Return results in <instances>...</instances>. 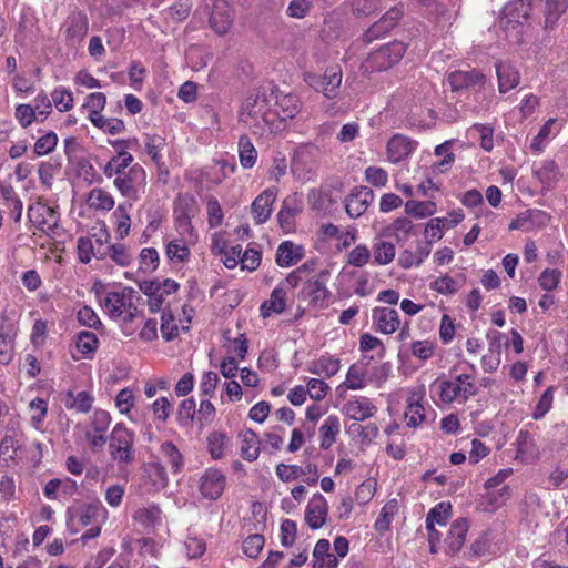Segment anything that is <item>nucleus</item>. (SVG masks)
<instances>
[{
    "label": "nucleus",
    "mask_w": 568,
    "mask_h": 568,
    "mask_svg": "<svg viewBox=\"0 0 568 568\" xmlns=\"http://www.w3.org/2000/svg\"><path fill=\"white\" fill-rule=\"evenodd\" d=\"M535 174L544 185L550 187L557 179V165L551 160L544 161L535 169Z\"/></svg>",
    "instance_id": "obj_48"
},
{
    "label": "nucleus",
    "mask_w": 568,
    "mask_h": 568,
    "mask_svg": "<svg viewBox=\"0 0 568 568\" xmlns=\"http://www.w3.org/2000/svg\"><path fill=\"white\" fill-rule=\"evenodd\" d=\"M555 387L549 386L540 396L535 410L532 413L534 419L544 417L552 406Z\"/></svg>",
    "instance_id": "obj_62"
},
{
    "label": "nucleus",
    "mask_w": 568,
    "mask_h": 568,
    "mask_svg": "<svg viewBox=\"0 0 568 568\" xmlns=\"http://www.w3.org/2000/svg\"><path fill=\"white\" fill-rule=\"evenodd\" d=\"M133 155L124 150H119L116 155L112 156L104 165L103 173L106 178H119L125 173L128 168L132 166Z\"/></svg>",
    "instance_id": "obj_27"
},
{
    "label": "nucleus",
    "mask_w": 568,
    "mask_h": 568,
    "mask_svg": "<svg viewBox=\"0 0 568 568\" xmlns=\"http://www.w3.org/2000/svg\"><path fill=\"white\" fill-rule=\"evenodd\" d=\"M413 222L407 217H397L386 230L393 231V235L397 243H403L407 240L408 235L413 232Z\"/></svg>",
    "instance_id": "obj_47"
},
{
    "label": "nucleus",
    "mask_w": 568,
    "mask_h": 568,
    "mask_svg": "<svg viewBox=\"0 0 568 568\" xmlns=\"http://www.w3.org/2000/svg\"><path fill=\"white\" fill-rule=\"evenodd\" d=\"M90 121L94 126L109 134H119L125 130L124 122L116 118L108 119L99 114L90 119Z\"/></svg>",
    "instance_id": "obj_42"
},
{
    "label": "nucleus",
    "mask_w": 568,
    "mask_h": 568,
    "mask_svg": "<svg viewBox=\"0 0 568 568\" xmlns=\"http://www.w3.org/2000/svg\"><path fill=\"white\" fill-rule=\"evenodd\" d=\"M275 106L276 109L273 111L275 118L277 116L281 121H286L296 116L301 111L302 104L295 94H278L275 97Z\"/></svg>",
    "instance_id": "obj_19"
},
{
    "label": "nucleus",
    "mask_w": 568,
    "mask_h": 568,
    "mask_svg": "<svg viewBox=\"0 0 568 568\" xmlns=\"http://www.w3.org/2000/svg\"><path fill=\"white\" fill-rule=\"evenodd\" d=\"M240 163L245 169H251L257 159V151L247 135H241L239 139Z\"/></svg>",
    "instance_id": "obj_36"
},
{
    "label": "nucleus",
    "mask_w": 568,
    "mask_h": 568,
    "mask_svg": "<svg viewBox=\"0 0 568 568\" xmlns=\"http://www.w3.org/2000/svg\"><path fill=\"white\" fill-rule=\"evenodd\" d=\"M58 143V135L54 132H48L40 136L34 143V153L38 156L52 152Z\"/></svg>",
    "instance_id": "obj_63"
},
{
    "label": "nucleus",
    "mask_w": 568,
    "mask_h": 568,
    "mask_svg": "<svg viewBox=\"0 0 568 568\" xmlns=\"http://www.w3.org/2000/svg\"><path fill=\"white\" fill-rule=\"evenodd\" d=\"M405 212L416 219H424L436 212V204L432 201H407L405 203Z\"/></svg>",
    "instance_id": "obj_39"
},
{
    "label": "nucleus",
    "mask_w": 568,
    "mask_h": 568,
    "mask_svg": "<svg viewBox=\"0 0 568 568\" xmlns=\"http://www.w3.org/2000/svg\"><path fill=\"white\" fill-rule=\"evenodd\" d=\"M195 407L196 404L193 397L185 398L180 403L176 419L181 426L189 427L192 425L196 414Z\"/></svg>",
    "instance_id": "obj_44"
},
{
    "label": "nucleus",
    "mask_w": 568,
    "mask_h": 568,
    "mask_svg": "<svg viewBox=\"0 0 568 568\" xmlns=\"http://www.w3.org/2000/svg\"><path fill=\"white\" fill-rule=\"evenodd\" d=\"M271 101L265 89L254 90L243 102L240 120L250 125L254 133H273L275 113L271 109Z\"/></svg>",
    "instance_id": "obj_1"
},
{
    "label": "nucleus",
    "mask_w": 568,
    "mask_h": 568,
    "mask_svg": "<svg viewBox=\"0 0 568 568\" xmlns=\"http://www.w3.org/2000/svg\"><path fill=\"white\" fill-rule=\"evenodd\" d=\"M374 200V192L367 186H355L345 199V210L349 217L362 216Z\"/></svg>",
    "instance_id": "obj_9"
},
{
    "label": "nucleus",
    "mask_w": 568,
    "mask_h": 568,
    "mask_svg": "<svg viewBox=\"0 0 568 568\" xmlns=\"http://www.w3.org/2000/svg\"><path fill=\"white\" fill-rule=\"evenodd\" d=\"M99 344V339L94 333L82 331L78 334L77 348L82 355L93 353Z\"/></svg>",
    "instance_id": "obj_55"
},
{
    "label": "nucleus",
    "mask_w": 568,
    "mask_h": 568,
    "mask_svg": "<svg viewBox=\"0 0 568 568\" xmlns=\"http://www.w3.org/2000/svg\"><path fill=\"white\" fill-rule=\"evenodd\" d=\"M540 10L544 16V28L552 29L559 18L568 8V0H540Z\"/></svg>",
    "instance_id": "obj_23"
},
{
    "label": "nucleus",
    "mask_w": 568,
    "mask_h": 568,
    "mask_svg": "<svg viewBox=\"0 0 568 568\" xmlns=\"http://www.w3.org/2000/svg\"><path fill=\"white\" fill-rule=\"evenodd\" d=\"M226 478L216 468H207L200 478L199 489L201 495L210 500H216L225 489Z\"/></svg>",
    "instance_id": "obj_8"
},
{
    "label": "nucleus",
    "mask_w": 568,
    "mask_h": 568,
    "mask_svg": "<svg viewBox=\"0 0 568 568\" xmlns=\"http://www.w3.org/2000/svg\"><path fill=\"white\" fill-rule=\"evenodd\" d=\"M276 196V189H266L253 201L251 209L256 224H263L270 219Z\"/></svg>",
    "instance_id": "obj_16"
},
{
    "label": "nucleus",
    "mask_w": 568,
    "mask_h": 568,
    "mask_svg": "<svg viewBox=\"0 0 568 568\" xmlns=\"http://www.w3.org/2000/svg\"><path fill=\"white\" fill-rule=\"evenodd\" d=\"M496 73L498 78V89L500 93H506L517 87L519 83V72L509 62L496 63Z\"/></svg>",
    "instance_id": "obj_24"
},
{
    "label": "nucleus",
    "mask_w": 568,
    "mask_h": 568,
    "mask_svg": "<svg viewBox=\"0 0 568 568\" xmlns=\"http://www.w3.org/2000/svg\"><path fill=\"white\" fill-rule=\"evenodd\" d=\"M339 418L335 415H329L324 424L320 427L321 448L328 449L336 442V436L339 433Z\"/></svg>",
    "instance_id": "obj_29"
},
{
    "label": "nucleus",
    "mask_w": 568,
    "mask_h": 568,
    "mask_svg": "<svg viewBox=\"0 0 568 568\" xmlns=\"http://www.w3.org/2000/svg\"><path fill=\"white\" fill-rule=\"evenodd\" d=\"M325 97L334 99L338 95L342 83V69L338 65L328 67L324 73Z\"/></svg>",
    "instance_id": "obj_35"
},
{
    "label": "nucleus",
    "mask_w": 568,
    "mask_h": 568,
    "mask_svg": "<svg viewBox=\"0 0 568 568\" xmlns=\"http://www.w3.org/2000/svg\"><path fill=\"white\" fill-rule=\"evenodd\" d=\"M196 212V201L187 194H180L174 201V217L192 216Z\"/></svg>",
    "instance_id": "obj_46"
},
{
    "label": "nucleus",
    "mask_w": 568,
    "mask_h": 568,
    "mask_svg": "<svg viewBox=\"0 0 568 568\" xmlns=\"http://www.w3.org/2000/svg\"><path fill=\"white\" fill-rule=\"evenodd\" d=\"M450 516H452L450 503L442 501L428 511V514L426 516V524H428V526H432L435 524H437L439 526H445Z\"/></svg>",
    "instance_id": "obj_38"
},
{
    "label": "nucleus",
    "mask_w": 568,
    "mask_h": 568,
    "mask_svg": "<svg viewBox=\"0 0 568 568\" xmlns=\"http://www.w3.org/2000/svg\"><path fill=\"white\" fill-rule=\"evenodd\" d=\"M303 210V203L301 197L294 193L282 203V207L277 213V221L281 229L285 232H291L295 227V216Z\"/></svg>",
    "instance_id": "obj_12"
},
{
    "label": "nucleus",
    "mask_w": 568,
    "mask_h": 568,
    "mask_svg": "<svg viewBox=\"0 0 568 568\" xmlns=\"http://www.w3.org/2000/svg\"><path fill=\"white\" fill-rule=\"evenodd\" d=\"M371 258V251L365 244L356 245L348 254L347 263L354 267H363Z\"/></svg>",
    "instance_id": "obj_64"
},
{
    "label": "nucleus",
    "mask_w": 568,
    "mask_h": 568,
    "mask_svg": "<svg viewBox=\"0 0 568 568\" xmlns=\"http://www.w3.org/2000/svg\"><path fill=\"white\" fill-rule=\"evenodd\" d=\"M351 11L356 18H366L381 9V0H349Z\"/></svg>",
    "instance_id": "obj_43"
},
{
    "label": "nucleus",
    "mask_w": 568,
    "mask_h": 568,
    "mask_svg": "<svg viewBox=\"0 0 568 568\" xmlns=\"http://www.w3.org/2000/svg\"><path fill=\"white\" fill-rule=\"evenodd\" d=\"M0 497L6 503L19 499L16 479L12 476L6 474L0 477Z\"/></svg>",
    "instance_id": "obj_52"
},
{
    "label": "nucleus",
    "mask_w": 568,
    "mask_h": 568,
    "mask_svg": "<svg viewBox=\"0 0 568 568\" xmlns=\"http://www.w3.org/2000/svg\"><path fill=\"white\" fill-rule=\"evenodd\" d=\"M339 359L331 356H322L311 364L308 372L314 375L331 377L339 371Z\"/></svg>",
    "instance_id": "obj_33"
},
{
    "label": "nucleus",
    "mask_w": 568,
    "mask_h": 568,
    "mask_svg": "<svg viewBox=\"0 0 568 568\" xmlns=\"http://www.w3.org/2000/svg\"><path fill=\"white\" fill-rule=\"evenodd\" d=\"M109 234L104 231L101 236L97 237V242H99V247H95L93 240L90 237H80L78 240V254L79 260L87 264L91 261V257L94 256L97 258H103L106 255V250H104V242H106Z\"/></svg>",
    "instance_id": "obj_17"
},
{
    "label": "nucleus",
    "mask_w": 568,
    "mask_h": 568,
    "mask_svg": "<svg viewBox=\"0 0 568 568\" xmlns=\"http://www.w3.org/2000/svg\"><path fill=\"white\" fill-rule=\"evenodd\" d=\"M304 257V247L291 241L282 242L276 251V263L281 267H290Z\"/></svg>",
    "instance_id": "obj_21"
},
{
    "label": "nucleus",
    "mask_w": 568,
    "mask_h": 568,
    "mask_svg": "<svg viewBox=\"0 0 568 568\" xmlns=\"http://www.w3.org/2000/svg\"><path fill=\"white\" fill-rule=\"evenodd\" d=\"M0 193L2 199L6 201V205L10 211L12 220L18 223L21 221L23 204L20 197L17 195L14 189L10 184H1Z\"/></svg>",
    "instance_id": "obj_30"
},
{
    "label": "nucleus",
    "mask_w": 568,
    "mask_h": 568,
    "mask_svg": "<svg viewBox=\"0 0 568 568\" xmlns=\"http://www.w3.org/2000/svg\"><path fill=\"white\" fill-rule=\"evenodd\" d=\"M233 24V11L225 0H217L213 4L210 17L211 28L219 34L224 36Z\"/></svg>",
    "instance_id": "obj_11"
},
{
    "label": "nucleus",
    "mask_w": 568,
    "mask_h": 568,
    "mask_svg": "<svg viewBox=\"0 0 568 568\" xmlns=\"http://www.w3.org/2000/svg\"><path fill=\"white\" fill-rule=\"evenodd\" d=\"M344 410L349 418L363 422L373 417L377 412V407L368 398L363 397L348 400L344 406Z\"/></svg>",
    "instance_id": "obj_20"
},
{
    "label": "nucleus",
    "mask_w": 568,
    "mask_h": 568,
    "mask_svg": "<svg viewBox=\"0 0 568 568\" xmlns=\"http://www.w3.org/2000/svg\"><path fill=\"white\" fill-rule=\"evenodd\" d=\"M416 145L417 143L412 141L409 138L402 134H395L387 143L388 159L393 163H398L407 158L415 150Z\"/></svg>",
    "instance_id": "obj_18"
},
{
    "label": "nucleus",
    "mask_w": 568,
    "mask_h": 568,
    "mask_svg": "<svg viewBox=\"0 0 568 568\" xmlns=\"http://www.w3.org/2000/svg\"><path fill=\"white\" fill-rule=\"evenodd\" d=\"M348 432L351 434H356L362 443H371L378 435V427L374 423H369L367 425H361L358 423H353Z\"/></svg>",
    "instance_id": "obj_57"
},
{
    "label": "nucleus",
    "mask_w": 568,
    "mask_h": 568,
    "mask_svg": "<svg viewBox=\"0 0 568 568\" xmlns=\"http://www.w3.org/2000/svg\"><path fill=\"white\" fill-rule=\"evenodd\" d=\"M398 511V501L396 499L388 500L382 508L379 516L375 521V529L384 535L389 530L390 524Z\"/></svg>",
    "instance_id": "obj_32"
},
{
    "label": "nucleus",
    "mask_w": 568,
    "mask_h": 568,
    "mask_svg": "<svg viewBox=\"0 0 568 568\" xmlns=\"http://www.w3.org/2000/svg\"><path fill=\"white\" fill-rule=\"evenodd\" d=\"M159 266V254L153 247H145L140 253V267L139 270L144 273H151Z\"/></svg>",
    "instance_id": "obj_54"
},
{
    "label": "nucleus",
    "mask_w": 568,
    "mask_h": 568,
    "mask_svg": "<svg viewBox=\"0 0 568 568\" xmlns=\"http://www.w3.org/2000/svg\"><path fill=\"white\" fill-rule=\"evenodd\" d=\"M44 214H53V210L41 203L31 204L28 207V219L38 227L42 229L47 224Z\"/></svg>",
    "instance_id": "obj_58"
},
{
    "label": "nucleus",
    "mask_w": 568,
    "mask_h": 568,
    "mask_svg": "<svg viewBox=\"0 0 568 568\" xmlns=\"http://www.w3.org/2000/svg\"><path fill=\"white\" fill-rule=\"evenodd\" d=\"M113 184L124 197L138 201L145 190L146 173L144 169L136 163L130 166L125 173L115 178Z\"/></svg>",
    "instance_id": "obj_4"
},
{
    "label": "nucleus",
    "mask_w": 568,
    "mask_h": 568,
    "mask_svg": "<svg viewBox=\"0 0 568 568\" xmlns=\"http://www.w3.org/2000/svg\"><path fill=\"white\" fill-rule=\"evenodd\" d=\"M52 101L60 112H67L73 106L72 93L63 88H55L51 93Z\"/></svg>",
    "instance_id": "obj_60"
},
{
    "label": "nucleus",
    "mask_w": 568,
    "mask_h": 568,
    "mask_svg": "<svg viewBox=\"0 0 568 568\" xmlns=\"http://www.w3.org/2000/svg\"><path fill=\"white\" fill-rule=\"evenodd\" d=\"M396 248L390 242L379 241L373 245L374 263L377 265H387L395 257Z\"/></svg>",
    "instance_id": "obj_37"
},
{
    "label": "nucleus",
    "mask_w": 568,
    "mask_h": 568,
    "mask_svg": "<svg viewBox=\"0 0 568 568\" xmlns=\"http://www.w3.org/2000/svg\"><path fill=\"white\" fill-rule=\"evenodd\" d=\"M95 294L103 304L109 316L118 318L122 316L126 310H130L131 302L133 301L136 292L131 287H124L120 292H108L105 297L101 300V292L98 288V283L94 284Z\"/></svg>",
    "instance_id": "obj_6"
},
{
    "label": "nucleus",
    "mask_w": 568,
    "mask_h": 568,
    "mask_svg": "<svg viewBox=\"0 0 568 568\" xmlns=\"http://www.w3.org/2000/svg\"><path fill=\"white\" fill-rule=\"evenodd\" d=\"M331 271L321 270L316 275L307 278L301 290V296L307 300L310 305L326 307L331 297V292L326 284L329 281Z\"/></svg>",
    "instance_id": "obj_5"
},
{
    "label": "nucleus",
    "mask_w": 568,
    "mask_h": 568,
    "mask_svg": "<svg viewBox=\"0 0 568 568\" xmlns=\"http://www.w3.org/2000/svg\"><path fill=\"white\" fill-rule=\"evenodd\" d=\"M313 568H336L337 557L331 552V544L327 539H320L313 550Z\"/></svg>",
    "instance_id": "obj_26"
},
{
    "label": "nucleus",
    "mask_w": 568,
    "mask_h": 568,
    "mask_svg": "<svg viewBox=\"0 0 568 568\" xmlns=\"http://www.w3.org/2000/svg\"><path fill=\"white\" fill-rule=\"evenodd\" d=\"M104 511V508L100 505H84L79 509L78 521L81 526L92 525L97 523Z\"/></svg>",
    "instance_id": "obj_49"
},
{
    "label": "nucleus",
    "mask_w": 568,
    "mask_h": 568,
    "mask_svg": "<svg viewBox=\"0 0 568 568\" xmlns=\"http://www.w3.org/2000/svg\"><path fill=\"white\" fill-rule=\"evenodd\" d=\"M135 434L123 423H118L109 437L110 457L120 468L131 465L135 460Z\"/></svg>",
    "instance_id": "obj_2"
},
{
    "label": "nucleus",
    "mask_w": 568,
    "mask_h": 568,
    "mask_svg": "<svg viewBox=\"0 0 568 568\" xmlns=\"http://www.w3.org/2000/svg\"><path fill=\"white\" fill-rule=\"evenodd\" d=\"M161 454L171 465L174 473H180L183 468V456L179 448L172 442H165L161 445Z\"/></svg>",
    "instance_id": "obj_40"
},
{
    "label": "nucleus",
    "mask_w": 568,
    "mask_h": 568,
    "mask_svg": "<svg viewBox=\"0 0 568 568\" xmlns=\"http://www.w3.org/2000/svg\"><path fill=\"white\" fill-rule=\"evenodd\" d=\"M104 250H106V254H110L112 261L120 266H128L132 261V256L124 244L104 245Z\"/></svg>",
    "instance_id": "obj_56"
},
{
    "label": "nucleus",
    "mask_w": 568,
    "mask_h": 568,
    "mask_svg": "<svg viewBox=\"0 0 568 568\" xmlns=\"http://www.w3.org/2000/svg\"><path fill=\"white\" fill-rule=\"evenodd\" d=\"M264 536L261 534L250 535L244 539L242 548L243 552L250 558H256L263 549Z\"/></svg>",
    "instance_id": "obj_59"
},
{
    "label": "nucleus",
    "mask_w": 568,
    "mask_h": 568,
    "mask_svg": "<svg viewBox=\"0 0 568 568\" xmlns=\"http://www.w3.org/2000/svg\"><path fill=\"white\" fill-rule=\"evenodd\" d=\"M469 529V523L466 518H458L452 523L448 534L445 538L446 552L457 554L465 544L466 535Z\"/></svg>",
    "instance_id": "obj_15"
},
{
    "label": "nucleus",
    "mask_w": 568,
    "mask_h": 568,
    "mask_svg": "<svg viewBox=\"0 0 568 568\" xmlns=\"http://www.w3.org/2000/svg\"><path fill=\"white\" fill-rule=\"evenodd\" d=\"M470 133L478 135V138L480 140V146L485 151L490 152L493 150V148H494V140H493L494 129H493V126H490L488 124L475 123L470 128Z\"/></svg>",
    "instance_id": "obj_51"
},
{
    "label": "nucleus",
    "mask_w": 568,
    "mask_h": 568,
    "mask_svg": "<svg viewBox=\"0 0 568 568\" xmlns=\"http://www.w3.org/2000/svg\"><path fill=\"white\" fill-rule=\"evenodd\" d=\"M406 51V45L400 41H393L372 52L364 62L366 71L382 72L398 63Z\"/></svg>",
    "instance_id": "obj_3"
},
{
    "label": "nucleus",
    "mask_w": 568,
    "mask_h": 568,
    "mask_svg": "<svg viewBox=\"0 0 568 568\" xmlns=\"http://www.w3.org/2000/svg\"><path fill=\"white\" fill-rule=\"evenodd\" d=\"M88 201L91 207L98 210L110 211L114 206L112 195L102 189H93L89 194Z\"/></svg>",
    "instance_id": "obj_45"
},
{
    "label": "nucleus",
    "mask_w": 568,
    "mask_h": 568,
    "mask_svg": "<svg viewBox=\"0 0 568 568\" xmlns=\"http://www.w3.org/2000/svg\"><path fill=\"white\" fill-rule=\"evenodd\" d=\"M93 397L85 390L74 395L72 392L65 394L64 405L69 409H75L78 413H88L92 408Z\"/></svg>",
    "instance_id": "obj_34"
},
{
    "label": "nucleus",
    "mask_w": 568,
    "mask_h": 568,
    "mask_svg": "<svg viewBox=\"0 0 568 568\" xmlns=\"http://www.w3.org/2000/svg\"><path fill=\"white\" fill-rule=\"evenodd\" d=\"M241 437V456L247 462H254L260 455V438L252 429H246L240 434Z\"/></svg>",
    "instance_id": "obj_28"
},
{
    "label": "nucleus",
    "mask_w": 568,
    "mask_h": 568,
    "mask_svg": "<svg viewBox=\"0 0 568 568\" xmlns=\"http://www.w3.org/2000/svg\"><path fill=\"white\" fill-rule=\"evenodd\" d=\"M286 307V292L282 285H277L271 293L268 300L264 301L260 307L263 318L270 317L272 314H281Z\"/></svg>",
    "instance_id": "obj_25"
},
{
    "label": "nucleus",
    "mask_w": 568,
    "mask_h": 568,
    "mask_svg": "<svg viewBox=\"0 0 568 568\" xmlns=\"http://www.w3.org/2000/svg\"><path fill=\"white\" fill-rule=\"evenodd\" d=\"M458 396H463L462 386L455 381H444L439 384V397L442 402L448 404Z\"/></svg>",
    "instance_id": "obj_61"
},
{
    "label": "nucleus",
    "mask_w": 568,
    "mask_h": 568,
    "mask_svg": "<svg viewBox=\"0 0 568 568\" xmlns=\"http://www.w3.org/2000/svg\"><path fill=\"white\" fill-rule=\"evenodd\" d=\"M161 333L162 337L166 341H173L178 337L179 326L175 323V318L170 311H164L161 316Z\"/></svg>",
    "instance_id": "obj_53"
},
{
    "label": "nucleus",
    "mask_w": 568,
    "mask_h": 568,
    "mask_svg": "<svg viewBox=\"0 0 568 568\" xmlns=\"http://www.w3.org/2000/svg\"><path fill=\"white\" fill-rule=\"evenodd\" d=\"M227 437L223 433L214 432L207 437V448L214 459H220L225 454Z\"/></svg>",
    "instance_id": "obj_50"
},
{
    "label": "nucleus",
    "mask_w": 568,
    "mask_h": 568,
    "mask_svg": "<svg viewBox=\"0 0 568 568\" xmlns=\"http://www.w3.org/2000/svg\"><path fill=\"white\" fill-rule=\"evenodd\" d=\"M61 30L68 45H77L83 41L89 31V20L84 12L72 11L64 20Z\"/></svg>",
    "instance_id": "obj_7"
},
{
    "label": "nucleus",
    "mask_w": 568,
    "mask_h": 568,
    "mask_svg": "<svg viewBox=\"0 0 568 568\" xmlns=\"http://www.w3.org/2000/svg\"><path fill=\"white\" fill-rule=\"evenodd\" d=\"M16 331L8 320H2L0 323V363L9 364L13 355V342Z\"/></svg>",
    "instance_id": "obj_22"
},
{
    "label": "nucleus",
    "mask_w": 568,
    "mask_h": 568,
    "mask_svg": "<svg viewBox=\"0 0 568 568\" xmlns=\"http://www.w3.org/2000/svg\"><path fill=\"white\" fill-rule=\"evenodd\" d=\"M544 219H546V214L544 212L527 210L517 215V217L510 222L509 230L524 229L528 231L532 226L534 221H541Z\"/></svg>",
    "instance_id": "obj_41"
},
{
    "label": "nucleus",
    "mask_w": 568,
    "mask_h": 568,
    "mask_svg": "<svg viewBox=\"0 0 568 568\" xmlns=\"http://www.w3.org/2000/svg\"><path fill=\"white\" fill-rule=\"evenodd\" d=\"M485 75L477 70L454 71L448 75V82L453 91L464 89H480L485 84Z\"/></svg>",
    "instance_id": "obj_13"
},
{
    "label": "nucleus",
    "mask_w": 568,
    "mask_h": 568,
    "mask_svg": "<svg viewBox=\"0 0 568 568\" xmlns=\"http://www.w3.org/2000/svg\"><path fill=\"white\" fill-rule=\"evenodd\" d=\"M328 514V504L325 497L316 493L310 499L305 510V521L311 529L321 528L325 523Z\"/></svg>",
    "instance_id": "obj_10"
},
{
    "label": "nucleus",
    "mask_w": 568,
    "mask_h": 568,
    "mask_svg": "<svg viewBox=\"0 0 568 568\" xmlns=\"http://www.w3.org/2000/svg\"><path fill=\"white\" fill-rule=\"evenodd\" d=\"M143 470L152 487L156 490L168 486V476L164 466L160 462H150L144 465Z\"/></svg>",
    "instance_id": "obj_31"
},
{
    "label": "nucleus",
    "mask_w": 568,
    "mask_h": 568,
    "mask_svg": "<svg viewBox=\"0 0 568 568\" xmlns=\"http://www.w3.org/2000/svg\"><path fill=\"white\" fill-rule=\"evenodd\" d=\"M372 318L375 329L387 335L395 333L400 325L399 314L395 308L375 307Z\"/></svg>",
    "instance_id": "obj_14"
}]
</instances>
